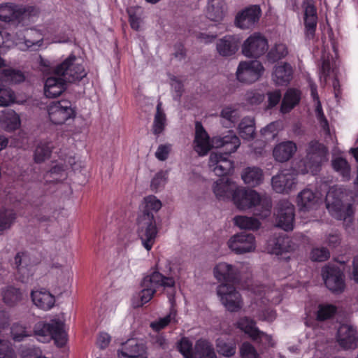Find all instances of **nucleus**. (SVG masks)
<instances>
[{"instance_id":"27","label":"nucleus","mask_w":358,"mask_h":358,"mask_svg":"<svg viewBox=\"0 0 358 358\" xmlns=\"http://www.w3.org/2000/svg\"><path fill=\"white\" fill-rule=\"evenodd\" d=\"M293 76V69L288 63L284 62L275 66L273 79L278 85H287Z\"/></svg>"},{"instance_id":"25","label":"nucleus","mask_w":358,"mask_h":358,"mask_svg":"<svg viewBox=\"0 0 358 358\" xmlns=\"http://www.w3.org/2000/svg\"><path fill=\"white\" fill-rule=\"evenodd\" d=\"M296 149V145L293 141H283L275 146L273 151V155L276 161L285 162L293 157Z\"/></svg>"},{"instance_id":"7","label":"nucleus","mask_w":358,"mask_h":358,"mask_svg":"<svg viewBox=\"0 0 358 358\" xmlns=\"http://www.w3.org/2000/svg\"><path fill=\"white\" fill-rule=\"evenodd\" d=\"M322 275L326 287L334 294L342 293L345 288V275L343 271L334 265L322 268Z\"/></svg>"},{"instance_id":"46","label":"nucleus","mask_w":358,"mask_h":358,"mask_svg":"<svg viewBox=\"0 0 358 358\" xmlns=\"http://www.w3.org/2000/svg\"><path fill=\"white\" fill-rule=\"evenodd\" d=\"M337 312V308L332 304H320L316 313L317 321L323 322L332 318Z\"/></svg>"},{"instance_id":"48","label":"nucleus","mask_w":358,"mask_h":358,"mask_svg":"<svg viewBox=\"0 0 358 358\" xmlns=\"http://www.w3.org/2000/svg\"><path fill=\"white\" fill-rule=\"evenodd\" d=\"M288 51L286 45L282 43L275 44L268 52L267 57L268 61L275 62L287 55Z\"/></svg>"},{"instance_id":"1","label":"nucleus","mask_w":358,"mask_h":358,"mask_svg":"<svg viewBox=\"0 0 358 358\" xmlns=\"http://www.w3.org/2000/svg\"><path fill=\"white\" fill-rule=\"evenodd\" d=\"M214 275L218 281L222 282L217 289L222 303L230 312L238 311L243 306L241 296L235 287L240 281L238 268L220 262L214 268Z\"/></svg>"},{"instance_id":"21","label":"nucleus","mask_w":358,"mask_h":358,"mask_svg":"<svg viewBox=\"0 0 358 358\" xmlns=\"http://www.w3.org/2000/svg\"><path fill=\"white\" fill-rule=\"evenodd\" d=\"M30 296L33 303L39 309L49 310L55 306V296L45 288L31 290Z\"/></svg>"},{"instance_id":"50","label":"nucleus","mask_w":358,"mask_h":358,"mask_svg":"<svg viewBox=\"0 0 358 358\" xmlns=\"http://www.w3.org/2000/svg\"><path fill=\"white\" fill-rule=\"evenodd\" d=\"M2 76L6 81L15 83H20L24 80V73L20 71L13 69H6L2 71Z\"/></svg>"},{"instance_id":"22","label":"nucleus","mask_w":358,"mask_h":358,"mask_svg":"<svg viewBox=\"0 0 358 358\" xmlns=\"http://www.w3.org/2000/svg\"><path fill=\"white\" fill-rule=\"evenodd\" d=\"M292 241L285 234L275 235L267 241V250L271 254L276 255L292 250Z\"/></svg>"},{"instance_id":"24","label":"nucleus","mask_w":358,"mask_h":358,"mask_svg":"<svg viewBox=\"0 0 358 358\" xmlns=\"http://www.w3.org/2000/svg\"><path fill=\"white\" fill-rule=\"evenodd\" d=\"M337 341L344 349H355L358 342L356 331L348 325L341 327L337 332Z\"/></svg>"},{"instance_id":"4","label":"nucleus","mask_w":358,"mask_h":358,"mask_svg":"<svg viewBox=\"0 0 358 358\" xmlns=\"http://www.w3.org/2000/svg\"><path fill=\"white\" fill-rule=\"evenodd\" d=\"M213 143L216 147L222 148L223 152H211L209 157V166H213L220 163L224 166V171L230 173L234 169V164L229 159V157L239 148L241 145L239 138L233 131L229 130L223 136L215 137Z\"/></svg>"},{"instance_id":"64","label":"nucleus","mask_w":358,"mask_h":358,"mask_svg":"<svg viewBox=\"0 0 358 358\" xmlns=\"http://www.w3.org/2000/svg\"><path fill=\"white\" fill-rule=\"evenodd\" d=\"M153 343L162 350H166L169 347L167 339L162 334H158L153 338Z\"/></svg>"},{"instance_id":"49","label":"nucleus","mask_w":358,"mask_h":358,"mask_svg":"<svg viewBox=\"0 0 358 358\" xmlns=\"http://www.w3.org/2000/svg\"><path fill=\"white\" fill-rule=\"evenodd\" d=\"M127 11L131 28L135 31H138L141 23L142 12L141 8L131 7Z\"/></svg>"},{"instance_id":"14","label":"nucleus","mask_w":358,"mask_h":358,"mask_svg":"<svg viewBox=\"0 0 358 358\" xmlns=\"http://www.w3.org/2000/svg\"><path fill=\"white\" fill-rule=\"evenodd\" d=\"M327 153L328 149L323 143L317 140L311 141L306 149V166L311 171H317Z\"/></svg>"},{"instance_id":"20","label":"nucleus","mask_w":358,"mask_h":358,"mask_svg":"<svg viewBox=\"0 0 358 358\" xmlns=\"http://www.w3.org/2000/svg\"><path fill=\"white\" fill-rule=\"evenodd\" d=\"M212 145L210 143V137L203 127L201 122L195 123V136L194 140V149L201 156L207 155Z\"/></svg>"},{"instance_id":"33","label":"nucleus","mask_w":358,"mask_h":358,"mask_svg":"<svg viewBox=\"0 0 358 358\" xmlns=\"http://www.w3.org/2000/svg\"><path fill=\"white\" fill-rule=\"evenodd\" d=\"M226 4L224 0H208L207 17L212 21H221L225 13Z\"/></svg>"},{"instance_id":"23","label":"nucleus","mask_w":358,"mask_h":358,"mask_svg":"<svg viewBox=\"0 0 358 358\" xmlns=\"http://www.w3.org/2000/svg\"><path fill=\"white\" fill-rule=\"evenodd\" d=\"M19 43H23L27 49L34 46L39 47L43 43V36L40 31L35 29H24L16 33Z\"/></svg>"},{"instance_id":"39","label":"nucleus","mask_w":358,"mask_h":358,"mask_svg":"<svg viewBox=\"0 0 358 358\" xmlns=\"http://www.w3.org/2000/svg\"><path fill=\"white\" fill-rule=\"evenodd\" d=\"M16 218L17 215L14 210L0 207V235L11 227Z\"/></svg>"},{"instance_id":"43","label":"nucleus","mask_w":358,"mask_h":358,"mask_svg":"<svg viewBox=\"0 0 358 358\" xmlns=\"http://www.w3.org/2000/svg\"><path fill=\"white\" fill-rule=\"evenodd\" d=\"M10 334L15 342H21L26 338L31 336L33 333L31 330L27 329L26 326L20 322H15L10 327Z\"/></svg>"},{"instance_id":"26","label":"nucleus","mask_w":358,"mask_h":358,"mask_svg":"<svg viewBox=\"0 0 358 358\" xmlns=\"http://www.w3.org/2000/svg\"><path fill=\"white\" fill-rule=\"evenodd\" d=\"M239 44L240 41L237 37L225 36L217 43V50L223 57L231 56L238 50Z\"/></svg>"},{"instance_id":"2","label":"nucleus","mask_w":358,"mask_h":358,"mask_svg":"<svg viewBox=\"0 0 358 358\" xmlns=\"http://www.w3.org/2000/svg\"><path fill=\"white\" fill-rule=\"evenodd\" d=\"M77 57L70 55L55 69L56 76L49 77L44 85V94L48 98L59 96L66 89V82L75 83L87 76L84 66L76 63Z\"/></svg>"},{"instance_id":"42","label":"nucleus","mask_w":358,"mask_h":358,"mask_svg":"<svg viewBox=\"0 0 358 358\" xmlns=\"http://www.w3.org/2000/svg\"><path fill=\"white\" fill-rule=\"evenodd\" d=\"M166 125V114L161 108V103L157 106V111L155 115L152 124V132L156 136H159L165 129Z\"/></svg>"},{"instance_id":"37","label":"nucleus","mask_w":358,"mask_h":358,"mask_svg":"<svg viewBox=\"0 0 358 358\" xmlns=\"http://www.w3.org/2000/svg\"><path fill=\"white\" fill-rule=\"evenodd\" d=\"M242 179L245 184L252 187H256L263 181V171L257 167H248L242 174Z\"/></svg>"},{"instance_id":"52","label":"nucleus","mask_w":358,"mask_h":358,"mask_svg":"<svg viewBox=\"0 0 358 358\" xmlns=\"http://www.w3.org/2000/svg\"><path fill=\"white\" fill-rule=\"evenodd\" d=\"M52 152L51 148L47 143H40L36 148L34 152V161L36 163L44 162L50 157Z\"/></svg>"},{"instance_id":"8","label":"nucleus","mask_w":358,"mask_h":358,"mask_svg":"<svg viewBox=\"0 0 358 358\" xmlns=\"http://www.w3.org/2000/svg\"><path fill=\"white\" fill-rule=\"evenodd\" d=\"M150 217L146 218L139 217L138 236L141 241L143 246L150 251L155 243L158 234V229L156 226L155 218L151 219Z\"/></svg>"},{"instance_id":"12","label":"nucleus","mask_w":358,"mask_h":358,"mask_svg":"<svg viewBox=\"0 0 358 358\" xmlns=\"http://www.w3.org/2000/svg\"><path fill=\"white\" fill-rule=\"evenodd\" d=\"M330 196L329 194L327 196L326 206L331 215L338 220H343L347 226L352 223L355 213L352 205L350 203L345 205L338 198L330 201Z\"/></svg>"},{"instance_id":"58","label":"nucleus","mask_w":358,"mask_h":358,"mask_svg":"<svg viewBox=\"0 0 358 358\" xmlns=\"http://www.w3.org/2000/svg\"><path fill=\"white\" fill-rule=\"evenodd\" d=\"M15 352L8 343L0 339V358H14Z\"/></svg>"},{"instance_id":"11","label":"nucleus","mask_w":358,"mask_h":358,"mask_svg":"<svg viewBox=\"0 0 358 358\" xmlns=\"http://www.w3.org/2000/svg\"><path fill=\"white\" fill-rule=\"evenodd\" d=\"M48 112L50 120L54 124H62L75 115L71 103L68 100L52 102L49 105Z\"/></svg>"},{"instance_id":"31","label":"nucleus","mask_w":358,"mask_h":358,"mask_svg":"<svg viewBox=\"0 0 358 358\" xmlns=\"http://www.w3.org/2000/svg\"><path fill=\"white\" fill-rule=\"evenodd\" d=\"M25 256L24 252H17L15 257V264L16 266L15 278L22 283H27L31 276L33 275V271L30 266L22 265L23 257Z\"/></svg>"},{"instance_id":"32","label":"nucleus","mask_w":358,"mask_h":358,"mask_svg":"<svg viewBox=\"0 0 358 358\" xmlns=\"http://www.w3.org/2000/svg\"><path fill=\"white\" fill-rule=\"evenodd\" d=\"M20 126L19 115L13 110H8L0 115V127L7 131H13Z\"/></svg>"},{"instance_id":"61","label":"nucleus","mask_w":358,"mask_h":358,"mask_svg":"<svg viewBox=\"0 0 358 358\" xmlns=\"http://www.w3.org/2000/svg\"><path fill=\"white\" fill-rule=\"evenodd\" d=\"M317 117L321 127L326 131H329V122L326 118L320 104L316 108Z\"/></svg>"},{"instance_id":"53","label":"nucleus","mask_w":358,"mask_h":358,"mask_svg":"<svg viewBox=\"0 0 358 358\" xmlns=\"http://www.w3.org/2000/svg\"><path fill=\"white\" fill-rule=\"evenodd\" d=\"M317 16L304 17V25L306 28V35L308 39H313L317 27Z\"/></svg>"},{"instance_id":"44","label":"nucleus","mask_w":358,"mask_h":358,"mask_svg":"<svg viewBox=\"0 0 358 358\" xmlns=\"http://www.w3.org/2000/svg\"><path fill=\"white\" fill-rule=\"evenodd\" d=\"M177 312L174 308L170 310L169 313L164 317L159 318L158 320L152 322L150 324V327L155 331H159L160 330L166 327L171 322H178L176 320Z\"/></svg>"},{"instance_id":"9","label":"nucleus","mask_w":358,"mask_h":358,"mask_svg":"<svg viewBox=\"0 0 358 358\" xmlns=\"http://www.w3.org/2000/svg\"><path fill=\"white\" fill-rule=\"evenodd\" d=\"M264 71L262 64L257 60L241 62L236 71V78L241 83H252L262 76Z\"/></svg>"},{"instance_id":"30","label":"nucleus","mask_w":358,"mask_h":358,"mask_svg":"<svg viewBox=\"0 0 358 358\" xmlns=\"http://www.w3.org/2000/svg\"><path fill=\"white\" fill-rule=\"evenodd\" d=\"M213 189L216 197L220 200L232 198L234 190L232 189L231 180L227 177L220 178L215 182Z\"/></svg>"},{"instance_id":"54","label":"nucleus","mask_w":358,"mask_h":358,"mask_svg":"<svg viewBox=\"0 0 358 358\" xmlns=\"http://www.w3.org/2000/svg\"><path fill=\"white\" fill-rule=\"evenodd\" d=\"M330 257V252L327 248H315L311 250L310 259L313 262H324Z\"/></svg>"},{"instance_id":"29","label":"nucleus","mask_w":358,"mask_h":358,"mask_svg":"<svg viewBox=\"0 0 358 358\" xmlns=\"http://www.w3.org/2000/svg\"><path fill=\"white\" fill-rule=\"evenodd\" d=\"M144 353V347L138 344L135 339H129L122 345V349L118 350L120 358H138Z\"/></svg>"},{"instance_id":"62","label":"nucleus","mask_w":358,"mask_h":358,"mask_svg":"<svg viewBox=\"0 0 358 358\" xmlns=\"http://www.w3.org/2000/svg\"><path fill=\"white\" fill-rule=\"evenodd\" d=\"M170 150L169 145H159L155 152V157L160 161H165L169 157Z\"/></svg>"},{"instance_id":"10","label":"nucleus","mask_w":358,"mask_h":358,"mask_svg":"<svg viewBox=\"0 0 358 358\" xmlns=\"http://www.w3.org/2000/svg\"><path fill=\"white\" fill-rule=\"evenodd\" d=\"M33 7H20L13 3L0 6V20L5 22L20 24L29 19Z\"/></svg>"},{"instance_id":"38","label":"nucleus","mask_w":358,"mask_h":358,"mask_svg":"<svg viewBox=\"0 0 358 358\" xmlns=\"http://www.w3.org/2000/svg\"><path fill=\"white\" fill-rule=\"evenodd\" d=\"M145 206L140 217L146 218L152 217L155 218L154 213H157L162 208V202L155 196L150 195L144 199ZM151 219V217H149Z\"/></svg>"},{"instance_id":"41","label":"nucleus","mask_w":358,"mask_h":358,"mask_svg":"<svg viewBox=\"0 0 358 358\" xmlns=\"http://www.w3.org/2000/svg\"><path fill=\"white\" fill-rule=\"evenodd\" d=\"M234 223L240 229L257 230L261 222L256 218L245 215H236L234 217Z\"/></svg>"},{"instance_id":"18","label":"nucleus","mask_w":358,"mask_h":358,"mask_svg":"<svg viewBox=\"0 0 358 358\" xmlns=\"http://www.w3.org/2000/svg\"><path fill=\"white\" fill-rule=\"evenodd\" d=\"M261 15L262 10L259 6H250L237 14L236 24L241 29H250L258 22Z\"/></svg>"},{"instance_id":"36","label":"nucleus","mask_w":358,"mask_h":358,"mask_svg":"<svg viewBox=\"0 0 358 358\" xmlns=\"http://www.w3.org/2000/svg\"><path fill=\"white\" fill-rule=\"evenodd\" d=\"M194 358H217V355L209 341L199 339L195 344Z\"/></svg>"},{"instance_id":"16","label":"nucleus","mask_w":358,"mask_h":358,"mask_svg":"<svg viewBox=\"0 0 358 358\" xmlns=\"http://www.w3.org/2000/svg\"><path fill=\"white\" fill-rule=\"evenodd\" d=\"M228 246L236 254L249 252L255 248V238L252 234H237L229 240Z\"/></svg>"},{"instance_id":"63","label":"nucleus","mask_w":358,"mask_h":358,"mask_svg":"<svg viewBox=\"0 0 358 358\" xmlns=\"http://www.w3.org/2000/svg\"><path fill=\"white\" fill-rule=\"evenodd\" d=\"M110 336L107 333H101L97 338L96 344L101 349H105L110 343Z\"/></svg>"},{"instance_id":"17","label":"nucleus","mask_w":358,"mask_h":358,"mask_svg":"<svg viewBox=\"0 0 358 358\" xmlns=\"http://www.w3.org/2000/svg\"><path fill=\"white\" fill-rule=\"evenodd\" d=\"M296 183V175L288 169L280 171L271 179L272 187L277 193H289Z\"/></svg>"},{"instance_id":"19","label":"nucleus","mask_w":358,"mask_h":358,"mask_svg":"<svg viewBox=\"0 0 358 358\" xmlns=\"http://www.w3.org/2000/svg\"><path fill=\"white\" fill-rule=\"evenodd\" d=\"M237 327L248 334L254 341H261L264 338L268 343L271 341V337L266 333L260 331L256 327V322L248 317H243L239 319L236 323Z\"/></svg>"},{"instance_id":"55","label":"nucleus","mask_w":358,"mask_h":358,"mask_svg":"<svg viewBox=\"0 0 358 358\" xmlns=\"http://www.w3.org/2000/svg\"><path fill=\"white\" fill-rule=\"evenodd\" d=\"M13 92L2 83H0V106H8L13 101Z\"/></svg>"},{"instance_id":"15","label":"nucleus","mask_w":358,"mask_h":358,"mask_svg":"<svg viewBox=\"0 0 358 358\" xmlns=\"http://www.w3.org/2000/svg\"><path fill=\"white\" fill-rule=\"evenodd\" d=\"M295 219V208L293 204L287 201H283L278 205L276 215L277 227L285 231L294 229Z\"/></svg>"},{"instance_id":"60","label":"nucleus","mask_w":358,"mask_h":358,"mask_svg":"<svg viewBox=\"0 0 358 358\" xmlns=\"http://www.w3.org/2000/svg\"><path fill=\"white\" fill-rule=\"evenodd\" d=\"M264 99V95L257 91L248 92L246 94L247 101L252 105H257Z\"/></svg>"},{"instance_id":"13","label":"nucleus","mask_w":358,"mask_h":358,"mask_svg":"<svg viewBox=\"0 0 358 358\" xmlns=\"http://www.w3.org/2000/svg\"><path fill=\"white\" fill-rule=\"evenodd\" d=\"M268 47L266 38L259 33H254L244 41L242 53L247 57L257 58L267 51Z\"/></svg>"},{"instance_id":"34","label":"nucleus","mask_w":358,"mask_h":358,"mask_svg":"<svg viewBox=\"0 0 358 358\" xmlns=\"http://www.w3.org/2000/svg\"><path fill=\"white\" fill-rule=\"evenodd\" d=\"M301 100V92L294 88H289L285 92L282 99L280 110L283 113L290 112Z\"/></svg>"},{"instance_id":"6","label":"nucleus","mask_w":358,"mask_h":358,"mask_svg":"<svg viewBox=\"0 0 358 358\" xmlns=\"http://www.w3.org/2000/svg\"><path fill=\"white\" fill-rule=\"evenodd\" d=\"M142 290L139 293L141 305L147 303L153 297L159 287L174 289L175 280L171 277H166L159 271H153L145 276L141 282Z\"/></svg>"},{"instance_id":"45","label":"nucleus","mask_w":358,"mask_h":358,"mask_svg":"<svg viewBox=\"0 0 358 358\" xmlns=\"http://www.w3.org/2000/svg\"><path fill=\"white\" fill-rule=\"evenodd\" d=\"M217 352L226 357H230L235 355L236 347L234 342H227L222 338L216 340Z\"/></svg>"},{"instance_id":"47","label":"nucleus","mask_w":358,"mask_h":358,"mask_svg":"<svg viewBox=\"0 0 358 358\" xmlns=\"http://www.w3.org/2000/svg\"><path fill=\"white\" fill-rule=\"evenodd\" d=\"M332 166L345 180L350 178V167L346 159L342 157H337L332 160Z\"/></svg>"},{"instance_id":"56","label":"nucleus","mask_w":358,"mask_h":358,"mask_svg":"<svg viewBox=\"0 0 358 358\" xmlns=\"http://www.w3.org/2000/svg\"><path fill=\"white\" fill-rule=\"evenodd\" d=\"M242 358H260L255 347L248 342H244L240 348Z\"/></svg>"},{"instance_id":"3","label":"nucleus","mask_w":358,"mask_h":358,"mask_svg":"<svg viewBox=\"0 0 358 358\" xmlns=\"http://www.w3.org/2000/svg\"><path fill=\"white\" fill-rule=\"evenodd\" d=\"M231 200L236 207L241 210L261 207V212L256 213L261 217H266L271 213L272 208L271 200L262 197L255 190L238 187L233 191Z\"/></svg>"},{"instance_id":"51","label":"nucleus","mask_w":358,"mask_h":358,"mask_svg":"<svg viewBox=\"0 0 358 358\" xmlns=\"http://www.w3.org/2000/svg\"><path fill=\"white\" fill-rule=\"evenodd\" d=\"M177 348L185 358H194V350H193L192 343L187 337L180 340Z\"/></svg>"},{"instance_id":"40","label":"nucleus","mask_w":358,"mask_h":358,"mask_svg":"<svg viewBox=\"0 0 358 358\" xmlns=\"http://www.w3.org/2000/svg\"><path fill=\"white\" fill-rule=\"evenodd\" d=\"M255 120L253 118L245 117L238 124L240 136L245 140H251L255 134Z\"/></svg>"},{"instance_id":"5","label":"nucleus","mask_w":358,"mask_h":358,"mask_svg":"<svg viewBox=\"0 0 358 358\" xmlns=\"http://www.w3.org/2000/svg\"><path fill=\"white\" fill-rule=\"evenodd\" d=\"M33 333L43 343L54 340L56 345L59 348L64 346L67 341L64 323L57 320H51L50 322H37L34 327Z\"/></svg>"},{"instance_id":"57","label":"nucleus","mask_w":358,"mask_h":358,"mask_svg":"<svg viewBox=\"0 0 358 358\" xmlns=\"http://www.w3.org/2000/svg\"><path fill=\"white\" fill-rule=\"evenodd\" d=\"M166 179V172L162 171L157 173L151 181V188L153 190L157 191L165 185Z\"/></svg>"},{"instance_id":"28","label":"nucleus","mask_w":358,"mask_h":358,"mask_svg":"<svg viewBox=\"0 0 358 358\" xmlns=\"http://www.w3.org/2000/svg\"><path fill=\"white\" fill-rule=\"evenodd\" d=\"M319 197L316 192L310 189H304L297 196V203L301 211H309L317 203Z\"/></svg>"},{"instance_id":"59","label":"nucleus","mask_w":358,"mask_h":358,"mask_svg":"<svg viewBox=\"0 0 358 358\" xmlns=\"http://www.w3.org/2000/svg\"><path fill=\"white\" fill-rule=\"evenodd\" d=\"M268 107L272 108L277 106L280 102L282 94L280 90H275L272 92H268Z\"/></svg>"},{"instance_id":"35","label":"nucleus","mask_w":358,"mask_h":358,"mask_svg":"<svg viewBox=\"0 0 358 358\" xmlns=\"http://www.w3.org/2000/svg\"><path fill=\"white\" fill-rule=\"evenodd\" d=\"M2 297L7 306L13 307L23 301L24 294L20 289L10 285L2 290Z\"/></svg>"}]
</instances>
